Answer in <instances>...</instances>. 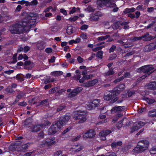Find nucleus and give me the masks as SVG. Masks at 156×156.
I'll use <instances>...</instances> for the list:
<instances>
[{
  "mask_svg": "<svg viewBox=\"0 0 156 156\" xmlns=\"http://www.w3.org/2000/svg\"><path fill=\"white\" fill-rule=\"evenodd\" d=\"M148 47L149 50H151L156 49L155 44L154 43L150 44Z\"/></svg>",
  "mask_w": 156,
  "mask_h": 156,
  "instance_id": "36",
  "label": "nucleus"
},
{
  "mask_svg": "<svg viewBox=\"0 0 156 156\" xmlns=\"http://www.w3.org/2000/svg\"><path fill=\"white\" fill-rule=\"evenodd\" d=\"M148 115L151 117L156 116V109H153L150 111L148 113Z\"/></svg>",
  "mask_w": 156,
  "mask_h": 156,
  "instance_id": "26",
  "label": "nucleus"
},
{
  "mask_svg": "<svg viewBox=\"0 0 156 156\" xmlns=\"http://www.w3.org/2000/svg\"><path fill=\"white\" fill-rule=\"evenodd\" d=\"M122 144V142L121 141L114 142L111 144V146L113 148H115L118 146H121Z\"/></svg>",
  "mask_w": 156,
  "mask_h": 156,
  "instance_id": "27",
  "label": "nucleus"
},
{
  "mask_svg": "<svg viewBox=\"0 0 156 156\" xmlns=\"http://www.w3.org/2000/svg\"><path fill=\"white\" fill-rule=\"evenodd\" d=\"M105 47V45H102L100 46H98L97 48H93L92 50L94 51H96L102 49L103 48Z\"/></svg>",
  "mask_w": 156,
  "mask_h": 156,
  "instance_id": "40",
  "label": "nucleus"
},
{
  "mask_svg": "<svg viewBox=\"0 0 156 156\" xmlns=\"http://www.w3.org/2000/svg\"><path fill=\"white\" fill-rule=\"evenodd\" d=\"M114 73L113 69H110L107 72L104 73V75L105 76H108L113 74Z\"/></svg>",
  "mask_w": 156,
  "mask_h": 156,
  "instance_id": "31",
  "label": "nucleus"
},
{
  "mask_svg": "<svg viewBox=\"0 0 156 156\" xmlns=\"http://www.w3.org/2000/svg\"><path fill=\"white\" fill-rule=\"evenodd\" d=\"M125 88V86L124 84H121L114 88L113 90L115 93V95L117 96L121 91H123Z\"/></svg>",
  "mask_w": 156,
  "mask_h": 156,
  "instance_id": "12",
  "label": "nucleus"
},
{
  "mask_svg": "<svg viewBox=\"0 0 156 156\" xmlns=\"http://www.w3.org/2000/svg\"><path fill=\"white\" fill-rule=\"evenodd\" d=\"M84 8L85 11L89 12H93L95 11V9L90 5L85 6Z\"/></svg>",
  "mask_w": 156,
  "mask_h": 156,
  "instance_id": "28",
  "label": "nucleus"
},
{
  "mask_svg": "<svg viewBox=\"0 0 156 156\" xmlns=\"http://www.w3.org/2000/svg\"><path fill=\"white\" fill-rule=\"evenodd\" d=\"M95 131L93 129H90L84 133L83 134V137L86 138H92L95 135Z\"/></svg>",
  "mask_w": 156,
  "mask_h": 156,
  "instance_id": "8",
  "label": "nucleus"
},
{
  "mask_svg": "<svg viewBox=\"0 0 156 156\" xmlns=\"http://www.w3.org/2000/svg\"><path fill=\"white\" fill-rule=\"evenodd\" d=\"M12 88L11 86H9L6 88L5 90L8 93L13 94L14 93L15 91Z\"/></svg>",
  "mask_w": 156,
  "mask_h": 156,
  "instance_id": "33",
  "label": "nucleus"
},
{
  "mask_svg": "<svg viewBox=\"0 0 156 156\" xmlns=\"http://www.w3.org/2000/svg\"><path fill=\"white\" fill-rule=\"evenodd\" d=\"M83 148V146L81 144H78L73 146L70 149V151L73 152H78Z\"/></svg>",
  "mask_w": 156,
  "mask_h": 156,
  "instance_id": "9",
  "label": "nucleus"
},
{
  "mask_svg": "<svg viewBox=\"0 0 156 156\" xmlns=\"http://www.w3.org/2000/svg\"><path fill=\"white\" fill-rule=\"evenodd\" d=\"M28 3V1H26L24 0L19 1L18 2V3L19 4L21 5H23L25 4V5L26 6H27V5Z\"/></svg>",
  "mask_w": 156,
  "mask_h": 156,
  "instance_id": "42",
  "label": "nucleus"
},
{
  "mask_svg": "<svg viewBox=\"0 0 156 156\" xmlns=\"http://www.w3.org/2000/svg\"><path fill=\"white\" fill-rule=\"evenodd\" d=\"M23 14L26 17L21 23V24H16L9 27V30L12 34H20L23 30L29 31L31 26L35 24L37 17V14L30 13L27 15L25 12Z\"/></svg>",
  "mask_w": 156,
  "mask_h": 156,
  "instance_id": "1",
  "label": "nucleus"
},
{
  "mask_svg": "<svg viewBox=\"0 0 156 156\" xmlns=\"http://www.w3.org/2000/svg\"><path fill=\"white\" fill-rule=\"evenodd\" d=\"M149 34L148 33H147L141 37H133L131 38V40L133 42H134L135 41L141 40L142 39H143V40L144 41H150L154 38V37L153 36H149Z\"/></svg>",
  "mask_w": 156,
  "mask_h": 156,
  "instance_id": "6",
  "label": "nucleus"
},
{
  "mask_svg": "<svg viewBox=\"0 0 156 156\" xmlns=\"http://www.w3.org/2000/svg\"><path fill=\"white\" fill-rule=\"evenodd\" d=\"M116 95H115V93L113 90L111 93L107 95H105L104 97L105 100L106 101H109L113 99L115 96Z\"/></svg>",
  "mask_w": 156,
  "mask_h": 156,
  "instance_id": "18",
  "label": "nucleus"
},
{
  "mask_svg": "<svg viewBox=\"0 0 156 156\" xmlns=\"http://www.w3.org/2000/svg\"><path fill=\"white\" fill-rule=\"evenodd\" d=\"M60 11L65 15H66L67 14V13L66 11L63 9H61Z\"/></svg>",
  "mask_w": 156,
  "mask_h": 156,
  "instance_id": "63",
  "label": "nucleus"
},
{
  "mask_svg": "<svg viewBox=\"0 0 156 156\" xmlns=\"http://www.w3.org/2000/svg\"><path fill=\"white\" fill-rule=\"evenodd\" d=\"M116 47L114 45H113L109 49V52L110 53L113 52L116 49Z\"/></svg>",
  "mask_w": 156,
  "mask_h": 156,
  "instance_id": "48",
  "label": "nucleus"
},
{
  "mask_svg": "<svg viewBox=\"0 0 156 156\" xmlns=\"http://www.w3.org/2000/svg\"><path fill=\"white\" fill-rule=\"evenodd\" d=\"M28 145L29 144H23L21 146L20 149V150H18L21 151H26L28 147L29 146Z\"/></svg>",
  "mask_w": 156,
  "mask_h": 156,
  "instance_id": "30",
  "label": "nucleus"
},
{
  "mask_svg": "<svg viewBox=\"0 0 156 156\" xmlns=\"http://www.w3.org/2000/svg\"><path fill=\"white\" fill-rule=\"evenodd\" d=\"M147 89L154 90H156V82L153 81L147 84Z\"/></svg>",
  "mask_w": 156,
  "mask_h": 156,
  "instance_id": "20",
  "label": "nucleus"
},
{
  "mask_svg": "<svg viewBox=\"0 0 156 156\" xmlns=\"http://www.w3.org/2000/svg\"><path fill=\"white\" fill-rule=\"evenodd\" d=\"M32 122V120L31 119H27L24 122V125L26 127H29L31 125Z\"/></svg>",
  "mask_w": 156,
  "mask_h": 156,
  "instance_id": "24",
  "label": "nucleus"
},
{
  "mask_svg": "<svg viewBox=\"0 0 156 156\" xmlns=\"http://www.w3.org/2000/svg\"><path fill=\"white\" fill-rule=\"evenodd\" d=\"M25 95V93L22 92L20 94H18L17 96H16V98L18 99H20L22 98V97L24 96Z\"/></svg>",
  "mask_w": 156,
  "mask_h": 156,
  "instance_id": "45",
  "label": "nucleus"
},
{
  "mask_svg": "<svg viewBox=\"0 0 156 156\" xmlns=\"http://www.w3.org/2000/svg\"><path fill=\"white\" fill-rule=\"evenodd\" d=\"M98 82L97 79H94L93 80L87 82L83 84V86L85 87L92 86L96 84Z\"/></svg>",
  "mask_w": 156,
  "mask_h": 156,
  "instance_id": "19",
  "label": "nucleus"
},
{
  "mask_svg": "<svg viewBox=\"0 0 156 156\" xmlns=\"http://www.w3.org/2000/svg\"><path fill=\"white\" fill-rule=\"evenodd\" d=\"M154 69V68L151 65H146L142 66L140 68L138 69V71L140 72H143L146 74L142 76L141 77L139 78L138 80H141L143 79H145L147 77V76L150 74V73H148L150 71Z\"/></svg>",
  "mask_w": 156,
  "mask_h": 156,
  "instance_id": "2",
  "label": "nucleus"
},
{
  "mask_svg": "<svg viewBox=\"0 0 156 156\" xmlns=\"http://www.w3.org/2000/svg\"><path fill=\"white\" fill-rule=\"evenodd\" d=\"M106 6L110 7H115L116 6V5L113 1L110 0H107Z\"/></svg>",
  "mask_w": 156,
  "mask_h": 156,
  "instance_id": "23",
  "label": "nucleus"
},
{
  "mask_svg": "<svg viewBox=\"0 0 156 156\" xmlns=\"http://www.w3.org/2000/svg\"><path fill=\"white\" fill-rule=\"evenodd\" d=\"M103 54V51H100L97 53L96 56L97 58H99L100 59H101L102 58Z\"/></svg>",
  "mask_w": 156,
  "mask_h": 156,
  "instance_id": "37",
  "label": "nucleus"
},
{
  "mask_svg": "<svg viewBox=\"0 0 156 156\" xmlns=\"http://www.w3.org/2000/svg\"><path fill=\"white\" fill-rule=\"evenodd\" d=\"M86 113L84 112H75L73 115V118L75 120H79V123H81L86 121Z\"/></svg>",
  "mask_w": 156,
  "mask_h": 156,
  "instance_id": "3",
  "label": "nucleus"
},
{
  "mask_svg": "<svg viewBox=\"0 0 156 156\" xmlns=\"http://www.w3.org/2000/svg\"><path fill=\"white\" fill-rule=\"evenodd\" d=\"M56 142L54 141V138H48L45 140H44L42 141L41 144V145L42 146L44 145H47L48 146H50L53 145L55 144Z\"/></svg>",
  "mask_w": 156,
  "mask_h": 156,
  "instance_id": "7",
  "label": "nucleus"
},
{
  "mask_svg": "<svg viewBox=\"0 0 156 156\" xmlns=\"http://www.w3.org/2000/svg\"><path fill=\"white\" fill-rule=\"evenodd\" d=\"M45 126L46 125L44 124L34 125L31 129L32 132H37L41 129L42 128Z\"/></svg>",
  "mask_w": 156,
  "mask_h": 156,
  "instance_id": "15",
  "label": "nucleus"
},
{
  "mask_svg": "<svg viewBox=\"0 0 156 156\" xmlns=\"http://www.w3.org/2000/svg\"><path fill=\"white\" fill-rule=\"evenodd\" d=\"M107 2V0H98L97 3L98 6L101 7L104 5L106 6Z\"/></svg>",
  "mask_w": 156,
  "mask_h": 156,
  "instance_id": "21",
  "label": "nucleus"
},
{
  "mask_svg": "<svg viewBox=\"0 0 156 156\" xmlns=\"http://www.w3.org/2000/svg\"><path fill=\"white\" fill-rule=\"evenodd\" d=\"M126 24V23L121 24L119 22H115L113 24L112 27L113 29H118L120 26L121 25H125Z\"/></svg>",
  "mask_w": 156,
  "mask_h": 156,
  "instance_id": "22",
  "label": "nucleus"
},
{
  "mask_svg": "<svg viewBox=\"0 0 156 156\" xmlns=\"http://www.w3.org/2000/svg\"><path fill=\"white\" fill-rule=\"evenodd\" d=\"M101 16L100 12H96L94 14H91L90 15V20L91 21H96L98 20L99 17Z\"/></svg>",
  "mask_w": 156,
  "mask_h": 156,
  "instance_id": "16",
  "label": "nucleus"
},
{
  "mask_svg": "<svg viewBox=\"0 0 156 156\" xmlns=\"http://www.w3.org/2000/svg\"><path fill=\"white\" fill-rule=\"evenodd\" d=\"M124 78V76H122L119 78H118L115 79L114 81V82L115 83H117L118 82H120V81L122 80Z\"/></svg>",
  "mask_w": 156,
  "mask_h": 156,
  "instance_id": "44",
  "label": "nucleus"
},
{
  "mask_svg": "<svg viewBox=\"0 0 156 156\" xmlns=\"http://www.w3.org/2000/svg\"><path fill=\"white\" fill-rule=\"evenodd\" d=\"M38 4V2L37 0H34L30 2H28V4L27 5V6H33L37 5Z\"/></svg>",
  "mask_w": 156,
  "mask_h": 156,
  "instance_id": "32",
  "label": "nucleus"
},
{
  "mask_svg": "<svg viewBox=\"0 0 156 156\" xmlns=\"http://www.w3.org/2000/svg\"><path fill=\"white\" fill-rule=\"evenodd\" d=\"M70 118V117L67 115L61 116L56 122L58 128H61L68 122Z\"/></svg>",
  "mask_w": 156,
  "mask_h": 156,
  "instance_id": "4",
  "label": "nucleus"
},
{
  "mask_svg": "<svg viewBox=\"0 0 156 156\" xmlns=\"http://www.w3.org/2000/svg\"><path fill=\"white\" fill-rule=\"evenodd\" d=\"M58 89L57 87H55L54 88H52L50 90H49V92L50 94L53 93L55 92L56 90V89Z\"/></svg>",
  "mask_w": 156,
  "mask_h": 156,
  "instance_id": "49",
  "label": "nucleus"
},
{
  "mask_svg": "<svg viewBox=\"0 0 156 156\" xmlns=\"http://www.w3.org/2000/svg\"><path fill=\"white\" fill-rule=\"evenodd\" d=\"M112 131L110 130H105L100 132L99 136L101 137V139L102 140H106V136L110 134Z\"/></svg>",
  "mask_w": 156,
  "mask_h": 156,
  "instance_id": "14",
  "label": "nucleus"
},
{
  "mask_svg": "<svg viewBox=\"0 0 156 156\" xmlns=\"http://www.w3.org/2000/svg\"><path fill=\"white\" fill-rule=\"evenodd\" d=\"M80 37L83 39H86L87 38V36L85 34L82 33L80 34Z\"/></svg>",
  "mask_w": 156,
  "mask_h": 156,
  "instance_id": "50",
  "label": "nucleus"
},
{
  "mask_svg": "<svg viewBox=\"0 0 156 156\" xmlns=\"http://www.w3.org/2000/svg\"><path fill=\"white\" fill-rule=\"evenodd\" d=\"M55 81V79L54 78H49L46 79L44 83L45 84H46L49 83L53 82Z\"/></svg>",
  "mask_w": 156,
  "mask_h": 156,
  "instance_id": "35",
  "label": "nucleus"
},
{
  "mask_svg": "<svg viewBox=\"0 0 156 156\" xmlns=\"http://www.w3.org/2000/svg\"><path fill=\"white\" fill-rule=\"evenodd\" d=\"M62 153L61 151H58L55 152L53 154L54 156H58Z\"/></svg>",
  "mask_w": 156,
  "mask_h": 156,
  "instance_id": "51",
  "label": "nucleus"
},
{
  "mask_svg": "<svg viewBox=\"0 0 156 156\" xmlns=\"http://www.w3.org/2000/svg\"><path fill=\"white\" fill-rule=\"evenodd\" d=\"M154 10H156V7L154 8V7H150L148 8L147 9V11L150 12H153Z\"/></svg>",
  "mask_w": 156,
  "mask_h": 156,
  "instance_id": "55",
  "label": "nucleus"
},
{
  "mask_svg": "<svg viewBox=\"0 0 156 156\" xmlns=\"http://www.w3.org/2000/svg\"><path fill=\"white\" fill-rule=\"evenodd\" d=\"M94 108L93 105L91 103L87 105V108L89 110H91Z\"/></svg>",
  "mask_w": 156,
  "mask_h": 156,
  "instance_id": "54",
  "label": "nucleus"
},
{
  "mask_svg": "<svg viewBox=\"0 0 156 156\" xmlns=\"http://www.w3.org/2000/svg\"><path fill=\"white\" fill-rule=\"evenodd\" d=\"M125 109L124 106H116L113 107L111 110L112 113H115L116 112H119Z\"/></svg>",
  "mask_w": 156,
  "mask_h": 156,
  "instance_id": "17",
  "label": "nucleus"
},
{
  "mask_svg": "<svg viewBox=\"0 0 156 156\" xmlns=\"http://www.w3.org/2000/svg\"><path fill=\"white\" fill-rule=\"evenodd\" d=\"M123 119L121 120L116 124V126L118 129L121 128L123 125Z\"/></svg>",
  "mask_w": 156,
  "mask_h": 156,
  "instance_id": "41",
  "label": "nucleus"
},
{
  "mask_svg": "<svg viewBox=\"0 0 156 156\" xmlns=\"http://www.w3.org/2000/svg\"><path fill=\"white\" fill-rule=\"evenodd\" d=\"M16 79L17 80H19L20 81H23L24 80V79L23 78L20 77V76L19 75H17L16 76Z\"/></svg>",
  "mask_w": 156,
  "mask_h": 156,
  "instance_id": "62",
  "label": "nucleus"
},
{
  "mask_svg": "<svg viewBox=\"0 0 156 156\" xmlns=\"http://www.w3.org/2000/svg\"><path fill=\"white\" fill-rule=\"evenodd\" d=\"M146 124V123L142 122H139L137 123L135 126H133L131 128V132L132 133L137 130L141 128V127L144 126Z\"/></svg>",
  "mask_w": 156,
  "mask_h": 156,
  "instance_id": "13",
  "label": "nucleus"
},
{
  "mask_svg": "<svg viewBox=\"0 0 156 156\" xmlns=\"http://www.w3.org/2000/svg\"><path fill=\"white\" fill-rule=\"evenodd\" d=\"M149 145V143L147 140H141L138 142L137 147L139 151L143 152L147 149Z\"/></svg>",
  "mask_w": 156,
  "mask_h": 156,
  "instance_id": "5",
  "label": "nucleus"
},
{
  "mask_svg": "<svg viewBox=\"0 0 156 156\" xmlns=\"http://www.w3.org/2000/svg\"><path fill=\"white\" fill-rule=\"evenodd\" d=\"M63 74V72L60 71H55L52 72L51 73V74L55 76H58L62 75Z\"/></svg>",
  "mask_w": 156,
  "mask_h": 156,
  "instance_id": "29",
  "label": "nucleus"
},
{
  "mask_svg": "<svg viewBox=\"0 0 156 156\" xmlns=\"http://www.w3.org/2000/svg\"><path fill=\"white\" fill-rule=\"evenodd\" d=\"M66 90L64 89H63L58 91L57 93H58V95H60L62 94L63 92H64Z\"/></svg>",
  "mask_w": 156,
  "mask_h": 156,
  "instance_id": "57",
  "label": "nucleus"
},
{
  "mask_svg": "<svg viewBox=\"0 0 156 156\" xmlns=\"http://www.w3.org/2000/svg\"><path fill=\"white\" fill-rule=\"evenodd\" d=\"M79 17L77 16H75L69 19V20L71 22H74L77 20Z\"/></svg>",
  "mask_w": 156,
  "mask_h": 156,
  "instance_id": "43",
  "label": "nucleus"
},
{
  "mask_svg": "<svg viewBox=\"0 0 156 156\" xmlns=\"http://www.w3.org/2000/svg\"><path fill=\"white\" fill-rule=\"evenodd\" d=\"M30 49V48L29 46H26L24 47L23 50L25 53H27Z\"/></svg>",
  "mask_w": 156,
  "mask_h": 156,
  "instance_id": "52",
  "label": "nucleus"
},
{
  "mask_svg": "<svg viewBox=\"0 0 156 156\" xmlns=\"http://www.w3.org/2000/svg\"><path fill=\"white\" fill-rule=\"evenodd\" d=\"M76 11V8L75 7H73L72 9L69 12V13L70 14H73Z\"/></svg>",
  "mask_w": 156,
  "mask_h": 156,
  "instance_id": "64",
  "label": "nucleus"
},
{
  "mask_svg": "<svg viewBox=\"0 0 156 156\" xmlns=\"http://www.w3.org/2000/svg\"><path fill=\"white\" fill-rule=\"evenodd\" d=\"M77 60L79 63H82L83 61V59L81 57L78 56L77 57Z\"/></svg>",
  "mask_w": 156,
  "mask_h": 156,
  "instance_id": "60",
  "label": "nucleus"
},
{
  "mask_svg": "<svg viewBox=\"0 0 156 156\" xmlns=\"http://www.w3.org/2000/svg\"><path fill=\"white\" fill-rule=\"evenodd\" d=\"M52 51V49L51 48H47L45 49V51L47 53H49Z\"/></svg>",
  "mask_w": 156,
  "mask_h": 156,
  "instance_id": "53",
  "label": "nucleus"
},
{
  "mask_svg": "<svg viewBox=\"0 0 156 156\" xmlns=\"http://www.w3.org/2000/svg\"><path fill=\"white\" fill-rule=\"evenodd\" d=\"M71 129V127L69 126L68 127V128H66L63 132L62 133L63 134H65L66 133H67Z\"/></svg>",
  "mask_w": 156,
  "mask_h": 156,
  "instance_id": "58",
  "label": "nucleus"
},
{
  "mask_svg": "<svg viewBox=\"0 0 156 156\" xmlns=\"http://www.w3.org/2000/svg\"><path fill=\"white\" fill-rule=\"evenodd\" d=\"M48 101V99H46L42 101H41L40 102V105H43L46 103Z\"/></svg>",
  "mask_w": 156,
  "mask_h": 156,
  "instance_id": "61",
  "label": "nucleus"
},
{
  "mask_svg": "<svg viewBox=\"0 0 156 156\" xmlns=\"http://www.w3.org/2000/svg\"><path fill=\"white\" fill-rule=\"evenodd\" d=\"M110 36L109 35H107L105 36H102L100 37H99L98 38V40L99 41H102L106 39L109 37Z\"/></svg>",
  "mask_w": 156,
  "mask_h": 156,
  "instance_id": "38",
  "label": "nucleus"
},
{
  "mask_svg": "<svg viewBox=\"0 0 156 156\" xmlns=\"http://www.w3.org/2000/svg\"><path fill=\"white\" fill-rule=\"evenodd\" d=\"M60 128L58 127L56 122L55 124H53L49 129L48 134L49 135L54 134L58 130V129Z\"/></svg>",
  "mask_w": 156,
  "mask_h": 156,
  "instance_id": "10",
  "label": "nucleus"
},
{
  "mask_svg": "<svg viewBox=\"0 0 156 156\" xmlns=\"http://www.w3.org/2000/svg\"><path fill=\"white\" fill-rule=\"evenodd\" d=\"M37 47L38 49L40 50H42L44 49L42 44L40 43H37Z\"/></svg>",
  "mask_w": 156,
  "mask_h": 156,
  "instance_id": "46",
  "label": "nucleus"
},
{
  "mask_svg": "<svg viewBox=\"0 0 156 156\" xmlns=\"http://www.w3.org/2000/svg\"><path fill=\"white\" fill-rule=\"evenodd\" d=\"M150 152L151 154H154L156 153V147H153L150 150Z\"/></svg>",
  "mask_w": 156,
  "mask_h": 156,
  "instance_id": "39",
  "label": "nucleus"
},
{
  "mask_svg": "<svg viewBox=\"0 0 156 156\" xmlns=\"http://www.w3.org/2000/svg\"><path fill=\"white\" fill-rule=\"evenodd\" d=\"M17 54H14L12 57V63H15L17 62L16 60V56H17Z\"/></svg>",
  "mask_w": 156,
  "mask_h": 156,
  "instance_id": "47",
  "label": "nucleus"
},
{
  "mask_svg": "<svg viewBox=\"0 0 156 156\" xmlns=\"http://www.w3.org/2000/svg\"><path fill=\"white\" fill-rule=\"evenodd\" d=\"M88 27V26L87 25H82L80 27L81 30H85L87 29Z\"/></svg>",
  "mask_w": 156,
  "mask_h": 156,
  "instance_id": "56",
  "label": "nucleus"
},
{
  "mask_svg": "<svg viewBox=\"0 0 156 156\" xmlns=\"http://www.w3.org/2000/svg\"><path fill=\"white\" fill-rule=\"evenodd\" d=\"M82 89L83 88L81 87H78L74 89L69 94L68 97L72 98L76 96L82 90Z\"/></svg>",
  "mask_w": 156,
  "mask_h": 156,
  "instance_id": "11",
  "label": "nucleus"
},
{
  "mask_svg": "<svg viewBox=\"0 0 156 156\" xmlns=\"http://www.w3.org/2000/svg\"><path fill=\"white\" fill-rule=\"evenodd\" d=\"M91 104L93 105L94 108L97 106L99 104V101L98 99H95L92 102H91Z\"/></svg>",
  "mask_w": 156,
  "mask_h": 156,
  "instance_id": "34",
  "label": "nucleus"
},
{
  "mask_svg": "<svg viewBox=\"0 0 156 156\" xmlns=\"http://www.w3.org/2000/svg\"><path fill=\"white\" fill-rule=\"evenodd\" d=\"M143 99L149 104H152L156 102L155 100L154 99H151L147 97H144Z\"/></svg>",
  "mask_w": 156,
  "mask_h": 156,
  "instance_id": "25",
  "label": "nucleus"
},
{
  "mask_svg": "<svg viewBox=\"0 0 156 156\" xmlns=\"http://www.w3.org/2000/svg\"><path fill=\"white\" fill-rule=\"evenodd\" d=\"M13 70H9L8 71H5L4 72V73L7 74L8 75H10L13 72Z\"/></svg>",
  "mask_w": 156,
  "mask_h": 156,
  "instance_id": "59",
  "label": "nucleus"
}]
</instances>
